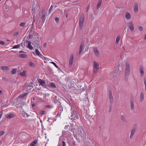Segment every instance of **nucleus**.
<instances>
[{
    "label": "nucleus",
    "instance_id": "obj_1",
    "mask_svg": "<svg viewBox=\"0 0 146 146\" xmlns=\"http://www.w3.org/2000/svg\"><path fill=\"white\" fill-rule=\"evenodd\" d=\"M75 127L74 128V129L76 130V133L78 135H85L86 134L83 128L80 126H77V128H76V126H74Z\"/></svg>",
    "mask_w": 146,
    "mask_h": 146
},
{
    "label": "nucleus",
    "instance_id": "obj_2",
    "mask_svg": "<svg viewBox=\"0 0 146 146\" xmlns=\"http://www.w3.org/2000/svg\"><path fill=\"white\" fill-rule=\"evenodd\" d=\"M70 118L72 120H75L79 118V115L77 110L75 109L72 111Z\"/></svg>",
    "mask_w": 146,
    "mask_h": 146
},
{
    "label": "nucleus",
    "instance_id": "obj_3",
    "mask_svg": "<svg viewBox=\"0 0 146 146\" xmlns=\"http://www.w3.org/2000/svg\"><path fill=\"white\" fill-rule=\"evenodd\" d=\"M125 76H129L130 71V66L129 63L126 62L125 64Z\"/></svg>",
    "mask_w": 146,
    "mask_h": 146
},
{
    "label": "nucleus",
    "instance_id": "obj_4",
    "mask_svg": "<svg viewBox=\"0 0 146 146\" xmlns=\"http://www.w3.org/2000/svg\"><path fill=\"white\" fill-rule=\"evenodd\" d=\"M84 21V15L82 14L80 17L79 21V27L80 30L82 29Z\"/></svg>",
    "mask_w": 146,
    "mask_h": 146
},
{
    "label": "nucleus",
    "instance_id": "obj_5",
    "mask_svg": "<svg viewBox=\"0 0 146 146\" xmlns=\"http://www.w3.org/2000/svg\"><path fill=\"white\" fill-rule=\"evenodd\" d=\"M99 65L98 63L95 62H94L93 67L94 68V71L95 73H96L97 70L99 69Z\"/></svg>",
    "mask_w": 146,
    "mask_h": 146
},
{
    "label": "nucleus",
    "instance_id": "obj_6",
    "mask_svg": "<svg viewBox=\"0 0 146 146\" xmlns=\"http://www.w3.org/2000/svg\"><path fill=\"white\" fill-rule=\"evenodd\" d=\"M38 82L44 88H47L48 85L46 84L45 82L43 80L41 79H39L38 80Z\"/></svg>",
    "mask_w": 146,
    "mask_h": 146
},
{
    "label": "nucleus",
    "instance_id": "obj_7",
    "mask_svg": "<svg viewBox=\"0 0 146 146\" xmlns=\"http://www.w3.org/2000/svg\"><path fill=\"white\" fill-rule=\"evenodd\" d=\"M109 98L110 100V102L111 104L113 103V98L112 95V92L111 90L109 91Z\"/></svg>",
    "mask_w": 146,
    "mask_h": 146
},
{
    "label": "nucleus",
    "instance_id": "obj_8",
    "mask_svg": "<svg viewBox=\"0 0 146 146\" xmlns=\"http://www.w3.org/2000/svg\"><path fill=\"white\" fill-rule=\"evenodd\" d=\"M35 46V47L36 48H40V42L38 40H36L34 42V43H33Z\"/></svg>",
    "mask_w": 146,
    "mask_h": 146
},
{
    "label": "nucleus",
    "instance_id": "obj_9",
    "mask_svg": "<svg viewBox=\"0 0 146 146\" xmlns=\"http://www.w3.org/2000/svg\"><path fill=\"white\" fill-rule=\"evenodd\" d=\"M23 106V103L22 102H20L18 104H17L16 106L17 108L19 109L20 110V112H21V110H22V107Z\"/></svg>",
    "mask_w": 146,
    "mask_h": 146
},
{
    "label": "nucleus",
    "instance_id": "obj_10",
    "mask_svg": "<svg viewBox=\"0 0 146 146\" xmlns=\"http://www.w3.org/2000/svg\"><path fill=\"white\" fill-rule=\"evenodd\" d=\"M128 27L130 29V30L132 31H134V28L132 22H130L129 23L128 25Z\"/></svg>",
    "mask_w": 146,
    "mask_h": 146
},
{
    "label": "nucleus",
    "instance_id": "obj_11",
    "mask_svg": "<svg viewBox=\"0 0 146 146\" xmlns=\"http://www.w3.org/2000/svg\"><path fill=\"white\" fill-rule=\"evenodd\" d=\"M134 10L135 13H137L138 11V4L135 3L134 4Z\"/></svg>",
    "mask_w": 146,
    "mask_h": 146
},
{
    "label": "nucleus",
    "instance_id": "obj_12",
    "mask_svg": "<svg viewBox=\"0 0 146 146\" xmlns=\"http://www.w3.org/2000/svg\"><path fill=\"white\" fill-rule=\"evenodd\" d=\"M73 56L74 55L73 54L71 55L69 61V64L70 66H71L72 64L73 61Z\"/></svg>",
    "mask_w": 146,
    "mask_h": 146
},
{
    "label": "nucleus",
    "instance_id": "obj_13",
    "mask_svg": "<svg viewBox=\"0 0 146 146\" xmlns=\"http://www.w3.org/2000/svg\"><path fill=\"white\" fill-rule=\"evenodd\" d=\"M93 51L96 56L97 57H99L100 56L99 52L97 49L95 48L93 49Z\"/></svg>",
    "mask_w": 146,
    "mask_h": 146
},
{
    "label": "nucleus",
    "instance_id": "obj_14",
    "mask_svg": "<svg viewBox=\"0 0 146 146\" xmlns=\"http://www.w3.org/2000/svg\"><path fill=\"white\" fill-rule=\"evenodd\" d=\"M144 98V95L143 93H141L140 95L139 101L141 102H142Z\"/></svg>",
    "mask_w": 146,
    "mask_h": 146
},
{
    "label": "nucleus",
    "instance_id": "obj_15",
    "mask_svg": "<svg viewBox=\"0 0 146 146\" xmlns=\"http://www.w3.org/2000/svg\"><path fill=\"white\" fill-rule=\"evenodd\" d=\"M139 70L141 76L142 77L143 76L144 74V72L143 71V68L142 67H140Z\"/></svg>",
    "mask_w": 146,
    "mask_h": 146
},
{
    "label": "nucleus",
    "instance_id": "obj_16",
    "mask_svg": "<svg viewBox=\"0 0 146 146\" xmlns=\"http://www.w3.org/2000/svg\"><path fill=\"white\" fill-rule=\"evenodd\" d=\"M135 129H133L131 130V134L130 136V138L131 139L133 137V135L135 133Z\"/></svg>",
    "mask_w": 146,
    "mask_h": 146
},
{
    "label": "nucleus",
    "instance_id": "obj_17",
    "mask_svg": "<svg viewBox=\"0 0 146 146\" xmlns=\"http://www.w3.org/2000/svg\"><path fill=\"white\" fill-rule=\"evenodd\" d=\"M102 2V0H99L98 2V3L97 7H96L97 9H99L101 5Z\"/></svg>",
    "mask_w": 146,
    "mask_h": 146
},
{
    "label": "nucleus",
    "instance_id": "obj_18",
    "mask_svg": "<svg viewBox=\"0 0 146 146\" xmlns=\"http://www.w3.org/2000/svg\"><path fill=\"white\" fill-rule=\"evenodd\" d=\"M28 47L31 50H33V48L31 45V42L30 41H28Z\"/></svg>",
    "mask_w": 146,
    "mask_h": 146
},
{
    "label": "nucleus",
    "instance_id": "obj_19",
    "mask_svg": "<svg viewBox=\"0 0 146 146\" xmlns=\"http://www.w3.org/2000/svg\"><path fill=\"white\" fill-rule=\"evenodd\" d=\"M37 141L36 139H35L30 144V146H35V145L36 144Z\"/></svg>",
    "mask_w": 146,
    "mask_h": 146
},
{
    "label": "nucleus",
    "instance_id": "obj_20",
    "mask_svg": "<svg viewBox=\"0 0 146 146\" xmlns=\"http://www.w3.org/2000/svg\"><path fill=\"white\" fill-rule=\"evenodd\" d=\"M121 119L124 123H127V120L125 119L123 115H121Z\"/></svg>",
    "mask_w": 146,
    "mask_h": 146
},
{
    "label": "nucleus",
    "instance_id": "obj_21",
    "mask_svg": "<svg viewBox=\"0 0 146 146\" xmlns=\"http://www.w3.org/2000/svg\"><path fill=\"white\" fill-rule=\"evenodd\" d=\"M1 68L2 69L5 70L6 71L9 70V68H8L7 66H1Z\"/></svg>",
    "mask_w": 146,
    "mask_h": 146
},
{
    "label": "nucleus",
    "instance_id": "obj_22",
    "mask_svg": "<svg viewBox=\"0 0 146 146\" xmlns=\"http://www.w3.org/2000/svg\"><path fill=\"white\" fill-rule=\"evenodd\" d=\"M125 17L127 19H130L131 18V16L130 14L129 13H127L125 15Z\"/></svg>",
    "mask_w": 146,
    "mask_h": 146
},
{
    "label": "nucleus",
    "instance_id": "obj_23",
    "mask_svg": "<svg viewBox=\"0 0 146 146\" xmlns=\"http://www.w3.org/2000/svg\"><path fill=\"white\" fill-rule=\"evenodd\" d=\"M15 115H14V114L11 113V114H10L8 115H7V118H12L14 117H15Z\"/></svg>",
    "mask_w": 146,
    "mask_h": 146
},
{
    "label": "nucleus",
    "instance_id": "obj_24",
    "mask_svg": "<svg viewBox=\"0 0 146 146\" xmlns=\"http://www.w3.org/2000/svg\"><path fill=\"white\" fill-rule=\"evenodd\" d=\"M130 104L131 109V110L133 109L134 108V106L132 100H131L130 101Z\"/></svg>",
    "mask_w": 146,
    "mask_h": 146
},
{
    "label": "nucleus",
    "instance_id": "obj_25",
    "mask_svg": "<svg viewBox=\"0 0 146 146\" xmlns=\"http://www.w3.org/2000/svg\"><path fill=\"white\" fill-rule=\"evenodd\" d=\"M84 42H82L81 43L80 45V46L79 50H80L82 51L84 47Z\"/></svg>",
    "mask_w": 146,
    "mask_h": 146
},
{
    "label": "nucleus",
    "instance_id": "obj_26",
    "mask_svg": "<svg viewBox=\"0 0 146 146\" xmlns=\"http://www.w3.org/2000/svg\"><path fill=\"white\" fill-rule=\"evenodd\" d=\"M53 99L54 101V102L56 103H59L60 102V101L58 100L57 99V97L56 96H55L53 98Z\"/></svg>",
    "mask_w": 146,
    "mask_h": 146
},
{
    "label": "nucleus",
    "instance_id": "obj_27",
    "mask_svg": "<svg viewBox=\"0 0 146 146\" xmlns=\"http://www.w3.org/2000/svg\"><path fill=\"white\" fill-rule=\"evenodd\" d=\"M59 107L60 108V112H61L63 110V106L61 104V103L60 102V104L59 105Z\"/></svg>",
    "mask_w": 146,
    "mask_h": 146
},
{
    "label": "nucleus",
    "instance_id": "obj_28",
    "mask_svg": "<svg viewBox=\"0 0 146 146\" xmlns=\"http://www.w3.org/2000/svg\"><path fill=\"white\" fill-rule=\"evenodd\" d=\"M120 38V36L119 35L116 38L115 41L116 44H118L119 40Z\"/></svg>",
    "mask_w": 146,
    "mask_h": 146
},
{
    "label": "nucleus",
    "instance_id": "obj_29",
    "mask_svg": "<svg viewBox=\"0 0 146 146\" xmlns=\"http://www.w3.org/2000/svg\"><path fill=\"white\" fill-rule=\"evenodd\" d=\"M17 70L16 68L13 69L12 70L11 73L12 74H15L16 73Z\"/></svg>",
    "mask_w": 146,
    "mask_h": 146
},
{
    "label": "nucleus",
    "instance_id": "obj_30",
    "mask_svg": "<svg viewBox=\"0 0 146 146\" xmlns=\"http://www.w3.org/2000/svg\"><path fill=\"white\" fill-rule=\"evenodd\" d=\"M20 75L23 76H25L26 75V72L25 71H23V72L20 73Z\"/></svg>",
    "mask_w": 146,
    "mask_h": 146
},
{
    "label": "nucleus",
    "instance_id": "obj_31",
    "mask_svg": "<svg viewBox=\"0 0 146 146\" xmlns=\"http://www.w3.org/2000/svg\"><path fill=\"white\" fill-rule=\"evenodd\" d=\"M38 48H35V53L38 56H39L40 54V52L38 51Z\"/></svg>",
    "mask_w": 146,
    "mask_h": 146
},
{
    "label": "nucleus",
    "instance_id": "obj_32",
    "mask_svg": "<svg viewBox=\"0 0 146 146\" xmlns=\"http://www.w3.org/2000/svg\"><path fill=\"white\" fill-rule=\"evenodd\" d=\"M48 86L51 87L53 88H56V86L53 83H50V85H48Z\"/></svg>",
    "mask_w": 146,
    "mask_h": 146
},
{
    "label": "nucleus",
    "instance_id": "obj_33",
    "mask_svg": "<svg viewBox=\"0 0 146 146\" xmlns=\"http://www.w3.org/2000/svg\"><path fill=\"white\" fill-rule=\"evenodd\" d=\"M27 93L23 94L20 95L19 96V98H24L25 96H26L27 95Z\"/></svg>",
    "mask_w": 146,
    "mask_h": 146
},
{
    "label": "nucleus",
    "instance_id": "obj_34",
    "mask_svg": "<svg viewBox=\"0 0 146 146\" xmlns=\"http://www.w3.org/2000/svg\"><path fill=\"white\" fill-rule=\"evenodd\" d=\"M21 46H23L22 43H21V44H18L17 45H15L14 46L13 48H18L21 46Z\"/></svg>",
    "mask_w": 146,
    "mask_h": 146
},
{
    "label": "nucleus",
    "instance_id": "obj_35",
    "mask_svg": "<svg viewBox=\"0 0 146 146\" xmlns=\"http://www.w3.org/2000/svg\"><path fill=\"white\" fill-rule=\"evenodd\" d=\"M43 12H44V11H42V13H43V14L41 17V18L42 20H44L45 19V17L46 15L45 14L43 13Z\"/></svg>",
    "mask_w": 146,
    "mask_h": 146
},
{
    "label": "nucleus",
    "instance_id": "obj_36",
    "mask_svg": "<svg viewBox=\"0 0 146 146\" xmlns=\"http://www.w3.org/2000/svg\"><path fill=\"white\" fill-rule=\"evenodd\" d=\"M19 57L22 58H25L26 57V56L24 54H21L19 55Z\"/></svg>",
    "mask_w": 146,
    "mask_h": 146
},
{
    "label": "nucleus",
    "instance_id": "obj_37",
    "mask_svg": "<svg viewBox=\"0 0 146 146\" xmlns=\"http://www.w3.org/2000/svg\"><path fill=\"white\" fill-rule=\"evenodd\" d=\"M144 84L145 85V90H146V77H144Z\"/></svg>",
    "mask_w": 146,
    "mask_h": 146
},
{
    "label": "nucleus",
    "instance_id": "obj_38",
    "mask_svg": "<svg viewBox=\"0 0 146 146\" xmlns=\"http://www.w3.org/2000/svg\"><path fill=\"white\" fill-rule=\"evenodd\" d=\"M29 65L33 67L34 66V64L31 61H30L29 63Z\"/></svg>",
    "mask_w": 146,
    "mask_h": 146
},
{
    "label": "nucleus",
    "instance_id": "obj_39",
    "mask_svg": "<svg viewBox=\"0 0 146 146\" xmlns=\"http://www.w3.org/2000/svg\"><path fill=\"white\" fill-rule=\"evenodd\" d=\"M52 8H53V6L52 5H51V7H50V8L49 10H48V13L49 14H50L51 13V10L52 9Z\"/></svg>",
    "mask_w": 146,
    "mask_h": 146
},
{
    "label": "nucleus",
    "instance_id": "obj_40",
    "mask_svg": "<svg viewBox=\"0 0 146 146\" xmlns=\"http://www.w3.org/2000/svg\"><path fill=\"white\" fill-rule=\"evenodd\" d=\"M25 23L23 22H21L19 26L20 27H24L25 26Z\"/></svg>",
    "mask_w": 146,
    "mask_h": 146
},
{
    "label": "nucleus",
    "instance_id": "obj_41",
    "mask_svg": "<svg viewBox=\"0 0 146 146\" xmlns=\"http://www.w3.org/2000/svg\"><path fill=\"white\" fill-rule=\"evenodd\" d=\"M50 63L53 64L57 68H58V66L56 65V64L54 62H50Z\"/></svg>",
    "mask_w": 146,
    "mask_h": 146
},
{
    "label": "nucleus",
    "instance_id": "obj_42",
    "mask_svg": "<svg viewBox=\"0 0 146 146\" xmlns=\"http://www.w3.org/2000/svg\"><path fill=\"white\" fill-rule=\"evenodd\" d=\"M23 115L24 117H28L29 115L27 114V113L26 112H24L23 113Z\"/></svg>",
    "mask_w": 146,
    "mask_h": 146
},
{
    "label": "nucleus",
    "instance_id": "obj_43",
    "mask_svg": "<svg viewBox=\"0 0 146 146\" xmlns=\"http://www.w3.org/2000/svg\"><path fill=\"white\" fill-rule=\"evenodd\" d=\"M40 113L41 115L45 114L46 113V112L45 111L42 110L40 111Z\"/></svg>",
    "mask_w": 146,
    "mask_h": 146
},
{
    "label": "nucleus",
    "instance_id": "obj_44",
    "mask_svg": "<svg viewBox=\"0 0 146 146\" xmlns=\"http://www.w3.org/2000/svg\"><path fill=\"white\" fill-rule=\"evenodd\" d=\"M5 133V132L4 131H0V137L4 135Z\"/></svg>",
    "mask_w": 146,
    "mask_h": 146
},
{
    "label": "nucleus",
    "instance_id": "obj_45",
    "mask_svg": "<svg viewBox=\"0 0 146 146\" xmlns=\"http://www.w3.org/2000/svg\"><path fill=\"white\" fill-rule=\"evenodd\" d=\"M45 107L48 108H52V106L49 105H46L45 106Z\"/></svg>",
    "mask_w": 146,
    "mask_h": 146
},
{
    "label": "nucleus",
    "instance_id": "obj_46",
    "mask_svg": "<svg viewBox=\"0 0 146 146\" xmlns=\"http://www.w3.org/2000/svg\"><path fill=\"white\" fill-rule=\"evenodd\" d=\"M1 106L2 107H6L5 103H2L1 104Z\"/></svg>",
    "mask_w": 146,
    "mask_h": 146
},
{
    "label": "nucleus",
    "instance_id": "obj_47",
    "mask_svg": "<svg viewBox=\"0 0 146 146\" xmlns=\"http://www.w3.org/2000/svg\"><path fill=\"white\" fill-rule=\"evenodd\" d=\"M61 113V112H60V113H59V112L57 114V115H56V117H57L59 116L60 117V115Z\"/></svg>",
    "mask_w": 146,
    "mask_h": 146
},
{
    "label": "nucleus",
    "instance_id": "obj_48",
    "mask_svg": "<svg viewBox=\"0 0 146 146\" xmlns=\"http://www.w3.org/2000/svg\"><path fill=\"white\" fill-rule=\"evenodd\" d=\"M55 22L56 23H58L59 21V18L58 17H56L55 19Z\"/></svg>",
    "mask_w": 146,
    "mask_h": 146
},
{
    "label": "nucleus",
    "instance_id": "obj_49",
    "mask_svg": "<svg viewBox=\"0 0 146 146\" xmlns=\"http://www.w3.org/2000/svg\"><path fill=\"white\" fill-rule=\"evenodd\" d=\"M19 34V32H15L13 34V35L14 36H15L18 35Z\"/></svg>",
    "mask_w": 146,
    "mask_h": 146
},
{
    "label": "nucleus",
    "instance_id": "obj_50",
    "mask_svg": "<svg viewBox=\"0 0 146 146\" xmlns=\"http://www.w3.org/2000/svg\"><path fill=\"white\" fill-rule=\"evenodd\" d=\"M139 30L140 31H142L143 29V27H139Z\"/></svg>",
    "mask_w": 146,
    "mask_h": 146
},
{
    "label": "nucleus",
    "instance_id": "obj_51",
    "mask_svg": "<svg viewBox=\"0 0 146 146\" xmlns=\"http://www.w3.org/2000/svg\"><path fill=\"white\" fill-rule=\"evenodd\" d=\"M5 43L4 41L0 40V44L1 45H4Z\"/></svg>",
    "mask_w": 146,
    "mask_h": 146
},
{
    "label": "nucleus",
    "instance_id": "obj_52",
    "mask_svg": "<svg viewBox=\"0 0 146 146\" xmlns=\"http://www.w3.org/2000/svg\"><path fill=\"white\" fill-rule=\"evenodd\" d=\"M62 144L63 146H66V143L64 141H62Z\"/></svg>",
    "mask_w": 146,
    "mask_h": 146
},
{
    "label": "nucleus",
    "instance_id": "obj_53",
    "mask_svg": "<svg viewBox=\"0 0 146 146\" xmlns=\"http://www.w3.org/2000/svg\"><path fill=\"white\" fill-rule=\"evenodd\" d=\"M33 37V35H32L31 34H29V38H31Z\"/></svg>",
    "mask_w": 146,
    "mask_h": 146
},
{
    "label": "nucleus",
    "instance_id": "obj_54",
    "mask_svg": "<svg viewBox=\"0 0 146 146\" xmlns=\"http://www.w3.org/2000/svg\"><path fill=\"white\" fill-rule=\"evenodd\" d=\"M128 76H125V81L126 82L128 81Z\"/></svg>",
    "mask_w": 146,
    "mask_h": 146
},
{
    "label": "nucleus",
    "instance_id": "obj_55",
    "mask_svg": "<svg viewBox=\"0 0 146 146\" xmlns=\"http://www.w3.org/2000/svg\"><path fill=\"white\" fill-rule=\"evenodd\" d=\"M38 56L42 58L43 57V56L42 54H41V53L40 54L39 56Z\"/></svg>",
    "mask_w": 146,
    "mask_h": 146
},
{
    "label": "nucleus",
    "instance_id": "obj_56",
    "mask_svg": "<svg viewBox=\"0 0 146 146\" xmlns=\"http://www.w3.org/2000/svg\"><path fill=\"white\" fill-rule=\"evenodd\" d=\"M46 43H44L43 44V46L45 48L46 47Z\"/></svg>",
    "mask_w": 146,
    "mask_h": 146
},
{
    "label": "nucleus",
    "instance_id": "obj_57",
    "mask_svg": "<svg viewBox=\"0 0 146 146\" xmlns=\"http://www.w3.org/2000/svg\"><path fill=\"white\" fill-rule=\"evenodd\" d=\"M82 51L79 50V54H80L81 52Z\"/></svg>",
    "mask_w": 146,
    "mask_h": 146
},
{
    "label": "nucleus",
    "instance_id": "obj_58",
    "mask_svg": "<svg viewBox=\"0 0 146 146\" xmlns=\"http://www.w3.org/2000/svg\"><path fill=\"white\" fill-rule=\"evenodd\" d=\"M35 20L34 19V17L33 20V23H34L35 22Z\"/></svg>",
    "mask_w": 146,
    "mask_h": 146
},
{
    "label": "nucleus",
    "instance_id": "obj_59",
    "mask_svg": "<svg viewBox=\"0 0 146 146\" xmlns=\"http://www.w3.org/2000/svg\"><path fill=\"white\" fill-rule=\"evenodd\" d=\"M35 105L34 104H32V106L33 107H34L35 106Z\"/></svg>",
    "mask_w": 146,
    "mask_h": 146
},
{
    "label": "nucleus",
    "instance_id": "obj_60",
    "mask_svg": "<svg viewBox=\"0 0 146 146\" xmlns=\"http://www.w3.org/2000/svg\"><path fill=\"white\" fill-rule=\"evenodd\" d=\"M24 52L23 51H19V52L20 53H23Z\"/></svg>",
    "mask_w": 146,
    "mask_h": 146
},
{
    "label": "nucleus",
    "instance_id": "obj_61",
    "mask_svg": "<svg viewBox=\"0 0 146 146\" xmlns=\"http://www.w3.org/2000/svg\"><path fill=\"white\" fill-rule=\"evenodd\" d=\"M144 39L145 40H146V34L145 35V37H144Z\"/></svg>",
    "mask_w": 146,
    "mask_h": 146
},
{
    "label": "nucleus",
    "instance_id": "obj_62",
    "mask_svg": "<svg viewBox=\"0 0 146 146\" xmlns=\"http://www.w3.org/2000/svg\"><path fill=\"white\" fill-rule=\"evenodd\" d=\"M111 111V108L110 107V108H109V112H110Z\"/></svg>",
    "mask_w": 146,
    "mask_h": 146
},
{
    "label": "nucleus",
    "instance_id": "obj_63",
    "mask_svg": "<svg viewBox=\"0 0 146 146\" xmlns=\"http://www.w3.org/2000/svg\"><path fill=\"white\" fill-rule=\"evenodd\" d=\"M88 7L86 10V12H87L88 10Z\"/></svg>",
    "mask_w": 146,
    "mask_h": 146
},
{
    "label": "nucleus",
    "instance_id": "obj_64",
    "mask_svg": "<svg viewBox=\"0 0 146 146\" xmlns=\"http://www.w3.org/2000/svg\"><path fill=\"white\" fill-rule=\"evenodd\" d=\"M1 92H2L1 91V90H0V94H1Z\"/></svg>",
    "mask_w": 146,
    "mask_h": 146
}]
</instances>
